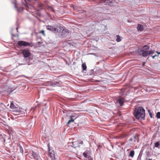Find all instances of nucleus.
Wrapping results in <instances>:
<instances>
[{
	"label": "nucleus",
	"mask_w": 160,
	"mask_h": 160,
	"mask_svg": "<svg viewBox=\"0 0 160 160\" xmlns=\"http://www.w3.org/2000/svg\"><path fill=\"white\" fill-rule=\"evenodd\" d=\"M133 114L138 119H142L145 117V111L142 107H138L135 108Z\"/></svg>",
	"instance_id": "nucleus-1"
},
{
	"label": "nucleus",
	"mask_w": 160,
	"mask_h": 160,
	"mask_svg": "<svg viewBox=\"0 0 160 160\" xmlns=\"http://www.w3.org/2000/svg\"><path fill=\"white\" fill-rule=\"evenodd\" d=\"M17 45L18 47H20L22 46L26 47L29 46L30 45V43L24 41H20L17 43Z\"/></svg>",
	"instance_id": "nucleus-2"
},
{
	"label": "nucleus",
	"mask_w": 160,
	"mask_h": 160,
	"mask_svg": "<svg viewBox=\"0 0 160 160\" xmlns=\"http://www.w3.org/2000/svg\"><path fill=\"white\" fill-rule=\"evenodd\" d=\"M49 156L50 157L52 160H56L55 157V153L53 150H51L49 147H48Z\"/></svg>",
	"instance_id": "nucleus-3"
},
{
	"label": "nucleus",
	"mask_w": 160,
	"mask_h": 160,
	"mask_svg": "<svg viewBox=\"0 0 160 160\" xmlns=\"http://www.w3.org/2000/svg\"><path fill=\"white\" fill-rule=\"evenodd\" d=\"M22 53L24 58H27L31 55V53L28 49H23L22 51Z\"/></svg>",
	"instance_id": "nucleus-4"
},
{
	"label": "nucleus",
	"mask_w": 160,
	"mask_h": 160,
	"mask_svg": "<svg viewBox=\"0 0 160 160\" xmlns=\"http://www.w3.org/2000/svg\"><path fill=\"white\" fill-rule=\"evenodd\" d=\"M137 140V136L136 135H134L131 137L129 139V143L132 145H134Z\"/></svg>",
	"instance_id": "nucleus-5"
},
{
	"label": "nucleus",
	"mask_w": 160,
	"mask_h": 160,
	"mask_svg": "<svg viewBox=\"0 0 160 160\" xmlns=\"http://www.w3.org/2000/svg\"><path fill=\"white\" fill-rule=\"evenodd\" d=\"M154 50H152L148 51L147 52H143L142 53V55L143 57H146L148 55H149L151 54H152L154 52Z\"/></svg>",
	"instance_id": "nucleus-6"
},
{
	"label": "nucleus",
	"mask_w": 160,
	"mask_h": 160,
	"mask_svg": "<svg viewBox=\"0 0 160 160\" xmlns=\"http://www.w3.org/2000/svg\"><path fill=\"white\" fill-rule=\"evenodd\" d=\"M54 32H59L63 30V28L60 26L57 25H54Z\"/></svg>",
	"instance_id": "nucleus-7"
},
{
	"label": "nucleus",
	"mask_w": 160,
	"mask_h": 160,
	"mask_svg": "<svg viewBox=\"0 0 160 160\" xmlns=\"http://www.w3.org/2000/svg\"><path fill=\"white\" fill-rule=\"evenodd\" d=\"M113 0H102L101 3H105L106 5L112 6V5Z\"/></svg>",
	"instance_id": "nucleus-8"
},
{
	"label": "nucleus",
	"mask_w": 160,
	"mask_h": 160,
	"mask_svg": "<svg viewBox=\"0 0 160 160\" xmlns=\"http://www.w3.org/2000/svg\"><path fill=\"white\" fill-rule=\"evenodd\" d=\"M32 155L31 156H29V157L31 158H34L37 160H38L39 157L38 154L32 151Z\"/></svg>",
	"instance_id": "nucleus-9"
},
{
	"label": "nucleus",
	"mask_w": 160,
	"mask_h": 160,
	"mask_svg": "<svg viewBox=\"0 0 160 160\" xmlns=\"http://www.w3.org/2000/svg\"><path fill=\"white\" fill-rule=\"evenodd\" d=\"M149 47L148 46L146 45H144L142 47L141 52H142V53L147 52L148 51L147 50L149 49Z\"/></svg>",
	"instance_id": "nucleus-10"
},
{
	"label": "nucleus",
	"mask_w": 160,
	"mask_h": 160,
	"mask_svg": "<svg viewBox=\"0 0 160 160\" xmlns=\"http://www.w3.org/2000/svg\"><path fill=\"white\" fill-rule=\"evenodd\" d=\"M72 146L74 148H76L79 147V143L78 142V141H77L72 142Z\"/></svg>",
	"instance_id": "nucleus-11"
},
{
	"label": "nucleus",
	"mask_w": 160,
	"mask_h": 160,
	"mask_svg": "<svg viewBox=\"0 0 160 160\" xmlns=\"http://www.w3.org/2000/svg\"><path fill=\"white\" fill-rule=\"evenodd\" d=\"M47 29L48 30H50L52 31H54L55 30L54 26H47L46 27Z\"/></svg>",
	"instance_id": "nucleus-12"
},
{
	"label": "nucleus",
	"mask_w": 160,
	"mask_h": 160,
	"mask_svg": "<svg viewBox=\"0 0 160 160\" xmlns=\"http://www.w3.org/2000/svg\"><path fill=\"white\" fill-rule=\"evenodd\" d=\"M137 29L138 31H142L143 30V26L142 25L139 24L137 26Z\"/></svg>",
	"instance_id": "nucleus-13"
},
{
	"label": "nucleus",
	"mask_w": 160,
	"mask_h": 160,
	"mask_svg": "<svg viewBox=\"0 0 160 160\" xmlns=\"http://www.w3.org/2000/svg\"><path fill=\"white\" fill-rule=\"evenodd\" d=\"M118 102L120 104V106L122 105L123 103L124 102V99L123 98H121L118 100Z\"/></svg>",
	"instance_id": "nucleus-14"
},
{
	"label": "nucleus",
	"mask_w": 160,
	"mask_h": 160,
	"mask_svg": "<svg viewBox=\"0 0 160 160\" xmlns=\"http://www.w3.org/2000/svg\"><path fill=\"white\" fill-rule=\"evenodd\" d=\"M134 155V151L133 150L131 151L129 154V156L133 158Z\"/></svg>",
	"instance_id": "nucleus-15"
},
{
	"label": "nucleus",
	"mask_w": 160,
	"mask_h": 160,
	"mask_svg": "<svg viewBox=\"0 0 160 160\" xmlns=\"http://www.w3.org/2000/svg\"><path fill=\"white\" fill-rule=\"evenodd\" d=\"M82 69L83 71H84L86 70L87 68V66L85 63H83L82 64Z\"/></svg>",
	"instance_id": "nucleus-16"
},
{
	"label": "nucleus",
	"mask_w": 160,
	"mask_h": 160,
	"mask_svg": "<svg viewBox=\"0 0 160 160\" xmlns=\"http://www.w3.org/2000/svg\"><path fill=\"white\" fill-rule=\"evenodd\" d=\"M116 37H117V39H116V41L117 42H119L121 41V37L119 35H117L116 36Z\"/></svg>",
	"instance_id": "nucleus-17"
},
{
	"label": "nucleus",
	"mask_w": 160,
	"mask_h": 160,
	"mask_svg": "<svg viewBox=\"0 0 160 160\" xmlns=\"http://www.w3.org/2000/svg\"><path fill=\"white\" fill-rule=\"evenodd\" d=\"M73 117V116L72 115V116H71L70 118V120H69L68 121V122H67L68 124H69L71 122H73L74 121V120L72 118Z\"/></svg>",
	"instance_id": "nucleus-18"
},
{
	"label": "nucleus",
	"mask_w": 160,
	"mask_h": 160,
	"mask_svg": "<svg viewBox=\"0 0 160 160\" xmlns=\"http://www.w3.org/2000/svg\"><path fill=\"white\" fill-rule=\"evenodd\" d=\"M10 107L12 109H14L16 108V107L14 105L13 103L12 102L10 104Z\"/></svg>",
	"instance_id": "nucleus-19"
},
{
	"label": "nucleus",
	"mask_w": 160,
	"mask_h": 160,
	"mask_svg": "<svg viewBox=\"0 0 160 160\" xmlns=\"http://www.w3.org/2000/svg\"><path fill=\"white\" fill-rule=\"evenodd\" d=\"M18 147H19L20 152L22 153H23V150L22 147L20 145H18Z\"/></svg>",
	"instance_id": "nucleus-20"
},
{
	"label": "nucleus",
	"mask_w": 160,
	"mask_h": 160,
	"mask_svg": "<svg viewBox=\"0 0 160 160\" xmlns=\"http://www.w3.org/2000/svg\"><path fill=\"white\" fill-rule=\"evenodd\" d=\"M156 117L158 118H160V112H158L157 113Z\"/></svg>",
	"instance_id": "nucleus-21"
},
{
	"label": "nucleus",
	"mask_w": 160,
	"mask_h": 160,
	"mask_svg": "<svg viewBox=\"0 0 160 160\" xmlns=\"http://www.w3.org/2000/svg\"><path fill=\"white\" fill-rule=\"evenodd\" d=\"M159 144V142H157L155 143V146L156 147H158Z\"/></svg>",
	"instance_id": "nucleus-22"
},
{
	"label": "nucleus",
	"mask_w": 160,
	"mask_h": 160,
	"mask_svg": "<svg viewBox=\"0 0 160 160\" xmlns=\"http://www.w3.org/2000/svg\"><path fill=\"white\" fill-rule=\"evenodd\" d=\"M39 33H42L44 36H45L44 31L43 30H42L41 31H40Z\"/></svg>",
	"instance_id": "nucleus-23"
},
{
	"label": "nucleus",
	"mask_w": 160,
	"mask_h": 160,
	"mask_svg": "<svg viewBox=\"0 0 160 160\" xmlns=\"http://www.w3.org/2000/svg\"><path fill=\"white\" fill-rule=\"evenodd\" d=\"M83 156L87 158V154L85 152H84L83 154Z\"/></svg>",
	"instance_id": "nucleus-24"
},
{
	"label": "nucleus",
	"mask_w": 160,
	"mask_h": 160,
	"mask_svg": "<svg viewBox=\"0 0 160 160\" xmlns=\"http://www.w3.org/2000/svg\"><path fill=\"white\" fill-rule=\"evenodd\" d=\"M78 142H79V144H82L83 143V142L82 141H78Z\"/></svg>",
	"instance_id": "nucleus-25"
},
{
	"label": "nucleus",
	"mask_w": 160,
	"mask_h": 160,
	"mask_svg": "<svg viewBox=\"0 0 160 160\" xmlns=\"http://www.w3.org/2000/svg\"><path fill=\"white\" fill-rule=\"evenodd\" d=\"M158 55H157L156 54H155V55H154V56H151L152 57V58L153 59H154V58L156 57V56H158Z\"/></svg>",
	"instance_id": "nucleus-26"
},
{
	"label": "nucleus",
	"mask_w": 160,
	"mask_h": 160,
	"mask_svg": "<svg viewBox=\"0 0 160 160\" xmlns=\"http://www.w3.org/2000/svg\"><path fill=\"white\" fill-rule=\"evenodd\" d=\"M156 52L158 54H160V52H158V51H157Z\"/></svg>",
	"instance_id": "nucleus-27"
},
{
	"label": "nucleus",
	"mask_w": 160,
	"mask_h": 160,
	"mask_svg": "<svg viewBox=\"0 0 160 160\" xmlns=\"http://www.w3.org/2000/svg\"><path fill=\"white\" fill-rule=\"evenodd\" d=\"M148 160H152V159H148Z\"/></svg>",
	"instance_id": "nucleus-28"
},
{
	"label": "nucleus",
	"mask_w": 160,
	"mask_h": 160,
	"mask_svg": "<svg viewBox=\"0 0 160 160\" xmlns=\"http://www.w3.org/2000/svg\"><path fill=\"white\" fill-rule=\"evenodd\" d=\"M144 64H145V62H143V65H144Z\"/></svg>",
	"instance_id": "nucleus-29"
}]
</instances>
